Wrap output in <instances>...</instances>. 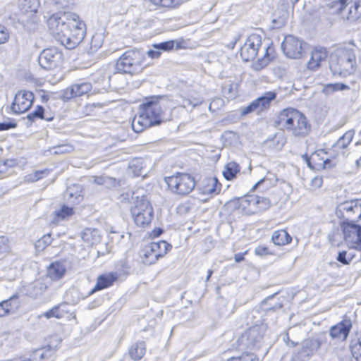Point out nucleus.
Wrapping results in <instances>:
<instances>
[{"label": "nucleus", "mask_w": 361, "mask_h": 361, "mask_svg": "<svg viewBox=\"0 0 361 361\" xmlns=\"http://www.w3.org/2000/svg\"><path fill=\"white\" fill-rule=\"evenodd\" d=\"M267 330L266 324L262 322L250 326L240 338V343L247 348H259Z\"/></svg>", "instance_id": "nucleus-8"}, {"label": "nucleus", "mask_w": 361, "mask_h": 361, "mask_svg": "<svg viewBox=\"0 0 361 361\" xmlns=\"http://www.w3.org/2000/svg\"><path fill=\"white\" fill-rule=\"evenodd\" d=\"M356 56L353 49H343L338 51L337 57L331 59L329 68L334 75L345 76L354 73Z\"/></svg>", "instance_id": "nucleus-3"}, {"label": "nucleus", "mask_w": 361, "mask_h": 361, "mask_svg": "<svg viewBox=\"0 0 361 361\" xmlns=\"http://www.w3.org/2000/svg\"><path fill=\"white\" fill-rule=\"evenodd\" d=\"M130 268V266L129 262L127 260L126 258H123V259H120L119 261H118V262L116 263V269L118 270L121 269V270L124 271L125 269H128Z\"/></svg>", "instance_id": "nucleus-59"}, {"label": "nucleus", "mask_w": 361, "mask_h": 361, "mask_svg": "<svg viewBox=\"0 0 361 361\" xmlns=\"http://www.w3.org/2000/svg\"><path fill=\"white\" fill-rule=\"evenodd\" d=\"M156 252L152 250L151 243L145 246V253H144V262L145 264H153L155 263L157 260Z\"/></svg>", "instance_id": "nucleus-44"}, {"label": "nucleus", "mask_w": 361, "mask_h": 361, "mask_svg": "<svg viewBox=\"0 0 361 361\" xmlns=\"http://www.w3.org/2000/svg\"><path fill=\"white\" fill-rule=\"evenodd\" d=\"M276 295L269 296L262 302V305L265 311H276L282 308L283 303Z\"/></svg>", "instance_id": "nucleus-32"}, {"label": "nucleus", "mask_w": 361, "mask_h": 361, "mask_svg": "<svg viewBox=\"0 0 361 361\" xmlns=\"http://www.w3.org/2000/svg\"><path fill=\"white\" fill-rule=\"evenodd\" d=\"M202 103V101L199 98H187V97H182V106L184 108H188L191 106V109H192L194 107L200 105Z\"/></svg>", "instance_id": "nucleus-52"}, {"label": "nucleus", "mask_w": 361, "mask_h": 361, "mask_svg": "<svg viewBox=\"0 0 361 361\" xmlns=\"http://www.w3.org/2000/svg\"><path fill=\"white\" fill-rule=\"evenodd\" d=\"M16 127V123L14 121H10L0 123V131L8 130Z\"/></svg>", "instance_id": "nucleus-61"}, {"label": "nucleus", "mask_w": 361, "mask_h": 361, "mask_svg": "<svg viewBox=\"0 0 361 361\" xmlns=\"http://www.w3.org/2000/svg\"><path fill=\"white\" fill-rule=\"evenodd\" d=\"M340 226L348 247L361 251V226L357 224H340Z\"/></svg>", "instance_id": "nucleus-10"}, {"label": "nucleus", "mask_w": 361, "mask_h": 361, "mask_svg": "<svg viewBox=\"0 0 361 361\" xmlns=\"http://www.w3.org/2000/svg\"><path fill=\"white\" fill-rule=\"evenodd\" d=\"M118 185L117 180L114 178L105 176L104 185L107 188H111Z\"/></svg>", "instance_id": "nucleus-60"}, {"label": "nucleus", "mask_w": 361, "mask_h": 361, "mask_svg": "<svg viewBox=\"0 0 361 361\" xmlns=\"http://www.w3.org/2000/svg\"><path fill=\"white\" fill-rule=\"evenodd\" d=\"M174 44L175 42L173 40H169L157 44H154L152 47L155 49H159L161 52V51H168L173 49Z\"/></svg>", "instance_id": "nucleus-48"}, {"label": "nucleus", "mask_w": 361, "mask_h": 361, "mask_svg": "<svg viewBox=\"0 0 361 361\" xmlns=\"http://www.w3.org/2000/svg\"><path fill=\"white\" fill-rule=\"evenodd\" d=\"M278 181V178H276L274 174H269V176H265L263 178L260 179L257 181L252 187V190H255L259 188L262 185H264L265 189H268L270 187L276 185Z\"/></svg>", "instance_id": "nucleus-40"}, {"label": "nucleus", "mask_w": 361, "mask_h": 361, "mask_svg": "<svg viewBox=\"0 0 361 361\" xmlns=\"http://www.w3.org/2000/svg\"><path fill=\"white\" fill-rule=\"evenodd\" d=\"M118 277L117 272H109L100 274L97 277L94 287L90 291L89 295L112 286L114 282L118 279Z\"/></svg>", "instance_id": "nucleus-24"}, {"label": "nucleus", "mask_w": 361, "mask_h": 361, "mask_svg": "<svg viewBox=\"0 0 361 361\" xmlns=\"http://www.w3.org/2000/svg\"><path fill=\"white\" fill-rule=\"evenodd\" d=\"M39 6V0H19L18 3L21 13H37Z\"/></svg>", "instance_id": "nucleus-30"}, {"label": "nucleus", "mask_w": 361, "mask_h": 361, "mask_svg": "<svg viewBox=\"0 0 361 361\" xmlns=\"http://www.w3.org/2000/svg\"><path fill=\"white\" fill-rule=\"evenodd\" d=\"M240 173V166L235 161H230L226 164L222 171V174L226 180L232 181L237 178Z\"/></svg>", "instance_id": "nucleus-28"}, {"label": "nucleus", "mask_w": 361, "mask_h": 361, "mask_svg": "<svg viewBox=\"0 0 361 361\" xmlns=\"http://www.w3.org/2000/svg\"><path fill=\"white\" fill-rule=\"evenodd\" d=\"M142 159L136 158L130 162L129 168L133 170L135 176H140L142 174Z\"/></svg>", "instance_id": "nucleus-47"}, {"label": "nucleus", "mask_w": 361, "mask_h": 361, "mask_svg": "<svg viewBox=\"0 0 361 361\" xmlns=\"http://www.w3.org/2000/svg\"><path fill=\"white\" fill-rule=\"evenodd\" d=\"M145 56L143 51L129 49L125 51L117 60L115 70L118 73L130 75L140 73L145 68Z\"/></svg>", "instance_id": "nucleus-2"}, {"label": "nucleus", "mask_w": 361, "mask_h": 361, "mask_svg": "<svg viewBox=\"0 0 361 361\" xmlns=\"http://www.w3.org/2000/svg\"><path fill=\"white\" fill-rule=\"evenodd\" d=\"M48 271H66L68 262L66 260H56L49 264L47 267Z\"/></svg>", "instance_id": "nucleus-46"}, {"label": "nucleus", "mask_w": 361, "mask_h": 361, "mask_svg": "<svg viewBox=\"0 0 361 361\" xmlns=\"http://www.w3.org/2000/svg\"><path fill=\"white\" fill-rule=\"evenodd\" d=\"M276 94L274 92H267L263 96L252 102L246 107L241 109V115L245 116L252 112L259 114L269 106L270 102L275 99Z\"/></svg>", "instance_id": "nucleus-18"}, {"label": "nucleus", "mask_w": 361, "mask_h": 361, "mask_svg": "<svg viewBox=\"0 0 361 361\" xmlns=\"http://www.w3.org/2000/svg\"><path fill=\"white\" fill-rule=\"evenodd\" d=\"M62 56V53L55 47L44 49L39 55V64L45 70H51L61 64Z\"/></svg>", "instance_id": "nucleus-11"}, {"label": "nucleus", "mask_w": 361, "mask_h": 361, "mask_svg": "<svg viewBox=\"0 0 361 361\" xmlns=\"http://www.w3.org/2000/svg\"><path fill=\"white\" fill-rule=\"evenodd\" d=\"M310 128V126L308 124L306 117L300 112L299 116H296L287 131L295 136L302 137L308 134Z\"/></svg>", "instance_id": "nucleus-23"}, {"label": "nucleus", "mask_w": 361, "mask_h": 361, "mask_svg": "<svg viewBox=\"0 0 361 361\" xmlns=\"http://www.w3.org/2000/svg\"><path fill=\"white\" fill-rule=\"evenodd\" d=\"M82 240L87 245H92L100 242L101 236L97 229L87 228L81 233Z\"/></svg>", "instance_id": "nucleus-29"}, {"label": "nucleus", "mask_w": 361, "mask_h": 361, "mask_svg": "<svg viewBox=\"0 0 361 361\" xmlns=\"http://www.w3.org/2000/svg\"><path fill=\"white\" fill-rule=\"evenodd\" d=\"M102 45V37L100 35H94L91 39L90 51L95 52Z\"/></svg>", "instance_id": "nucleus-54"}, {"label": "nucleus", "mask_w": 361, "mask_h": 361, "mask_svg": "<svg viewBox=\"0 0 361 361\" xmlns=\"http://www.w3.org/2000/svg\"><path fill=\"white\" fill-rule=\"evenodd\" d=\"M354 136L353 130L347 131L342 137H341L338 141L333 145V147L336 149H345L351 142Z\"/></svg>", "instance_id": "nucleus-38"}, {"label": "nucleus", "mask_w": 361, "mask_h": 361, "mask_svg": "<svg viewBox=\"0 0 361 361\" xmlns=\"http://www.w3.org/2000/svg\"><path fill=\"white\" fill-rule=\"evenodd\" d=\"M160 1L159 6L161 7L173 8L177 5L175 0H160Z\"/></svg>", "instance_id": "nucleus-64"}, {"label": "nucleus", "mask_w": 361, "mask_h": 361, "mask_svg": "<svg viewBox=\"0 0 361 361\" xmlns=\"http://www.w3.org/2000/svg\"><path fill=\"white\" fill-rule=\"evenodd\" d=\"M146 345L144 341H138L131 345L129 349L130 357L137 361L140 360L145 354Z\"/></svg>", "instance_id": "nucleus-34"}, {"label": "nucleus", "mask_w": 361, "mask_h": 361, "mask_svg": "<svg viewBox=\"0 0 361 361\" xmlns=\"http://www.w3.org/2000/svg\"><path fill=\"white\" fill-rule=\"evenodd\" d=\"M152 250L156 252L157 259L164 256L172 247L171 245L165 240L151 243Z\"/></svg>", "instance_id": "nucleus-35"}, {"label": "nucleus", "mask_w": 361, "mask_h": 361, "mask_svg": "<svg viewBox=\"0 0 361 361\" xmlns=\"http://www.w3.org/2000/svg\"><path fill=\"white\" fill-rule=\"evenodd\" d=\"M272 242L279 246L289 244L292 240V237L286 230L275 231L271 235Z\"/></svg>", "instance_id": "nucleus-31"}, {"label": "nucleus", "mask_w": 361, "mask_h": 361, "mask_svg": "<svg viewBox=\"0 0 361 361\" xmlns=\"http://www.w3.org/2000/svg\"><path fill=\"white\" fill-rule=\"evenodd\" d=\"M209 185L212 187L206 189V192L209 193L219 192L221 190V184L215 177L208 180V186Z\"/></svg>", "instance_id": "nucleus-53"}, {"label": "nucleus", "mask_w": 361, "mask_h": 361, "mask_svg": "<svg viewBox=\"0 0 361 361\" xmlns=\"http://www.w3.org/2000/svg\"><path fill=\"white\" fill-rule=\"evenodd\" d=\"M347 252L342 251L340 252L337 256V260L342 263L343 264H349L348 258H347Z\"/></svg>", "instance_id": "nucleus-63"}, {"label": "nucleus", "mask_w": 361, "mask_h": 361, "mask_svg": "<svg viewBox=\"0 0 361 361\" xmlns=\"http://www.w3.org/2000/svg\"><path fill=\"white\" fill-rule=\"evenodd\" d=\"M22 296L16 293L8 299L0 302V317L16 313L20 307Z\"/></svg>", "instance_id": "nucleus-21"}, {"label": "nucleus", "mask_w": 361, "mask_h": 361, "mask_svg": "<svg viewBox=\"0 0 361 361\" xmlns=\"http://www.w3.org/2000/svg\"><path fill=\"white\" fill-rule=\"evenodd\" d=\"M228 361H258V357L253 353H243L238 357H233Z\"/></svg>", "instance_id": "nucleus-51"}, {"label": "nucleus", "mask_w": 361, "mask_h": 361, "mask_svg": "<svg viewBox=\"0 0 361 361\" xmlns=\"http://www.w3.org/2000/svg\"><path fill=\"white\" fill-rule=\"evenodd\" d=\"M327 52L325 49H315L311 52L310 59L307 63V68L310 71H315L319 66L322 61H325Z\"/></svg>", "instance_id": "nucleus-26"}, {"label": "nucleus", "mask_w": 361, "mask_h": 361, "mask_svg": "<svg viewBox=\"0 0 361 361\" xmlns=\"http://www.w3.org/2000/svg\"><path fill=\"white\" fill-rule=\"evenodd\" d=\"M10 33L8 29L3 25H0V45L7 42L9 39Z\"/></svg>", "instance_id": "nucleus-58"}, {"label": "nucleus", "mask_w": 361, "mask_h": 361, "mask_svg": "<svg viewBox=\"0 0 361 361\" xmlns=\"http://www.w3.org/2000/svg\"><path fill=\"white\" fill-rule=\"evenodd\" d=\"M18 20L29 32H35L37 29L39 18L36 13H20Z\"/></svg>", "instance_id": "nucleus-25"}, {"label": "nucleus", "mask_w": 361, "mask_h": 361, "mask_svg": "<svg viewBox=\"0 0 361 361\" xmlns=\"http://www.w3.org/2000/svg\"><path fill=\"white\" fill-rule=\"evenodd\" d=\"M56 351V348L48 345L42 348L35 350L33 351V356L39 357L40 360H49L53 357Z\"/></svg>", "instance_id": "nucleus-37"}, {"label": "nucleus", "mask_w": 361, "mask_h": 361, "mask_svg": "<svg viewBox=\"0 0 361 361\" xmlns=\"http://www.w3.org/2000/svg\"><path fill=\"white\" fill-rule=\"evenodd\" d=\"M34 102V94L26 90L18 91L14 97L11 109L16 114H23L32 106Z\"/></svg>", "instance_id": "nucleus-16"}, {"label": "nucleus", "mask_w": 361, "mask_h": 361, "mask_svg": "<svg viewBox=\"0 0 361 361\" xmlns=\"http://www.w3.org/2000/svg\"><path fill=\"white\" fill-rule=\"evenodd\" d=\"M350 87L344 83L336 82L326 84L323 88V92L326 94H329L336 91L348 90Z\"/></svg>", "instance_id": "nucleus-41"}, {"label": "nucleus", "mask_w": 361, "mask_h": 361, "mask_svg": "<svg viewBox=\"0 0 361 361\" xmlns=\"http://www.w3.org/2000/svg\"><path fill=\"white\" fill-rule=\"evenodd\" d=\"M165 182L172 192L183 196L192 192L195 186V178L185 173H176L175 175L166 177Z\"/></svg>", "instance_id": "nucleus-5"}, {"label": "nucleus", "mask_w": 361, "mask_h": 361, "mask_svg": "<svg viewBox=\"0 0 361 361\" xmlns=\"http://www.w3.org/2000/svg\"><path fill=\"white\" fill-rule=\"evenodd\" d=\"M73 208L63 205L59 210L56 211V216L64 219L73 214Z\"/></svg>", "instance_id": "nucleus-56"}, {"label": "nucleus", "mask_w": 361, "mask_h": 361, "mask_svg": "<svg viewBox=\"0 0 361 361\" xmlns=\"http://www.w3.org/2000/svg\"><path fill=\"white\" fill-rule=\"evenodd\" d=\"M300 111L292 108L286 109L281 111L275 121L276 126L281 129L287 130L290 124H293L296 116H299Z\"/></svg>", "instance_id": "nucleus-22"}, {"label": "nucleus", "mask_w": 361, "mask_h": 361, "mask_svg": "<svg viewBox=\"0 0 361 361\" xmlns=\"http://www.w3.org/2000/svg\"><path fill=\"white\" fill-rule=\"evenodd\" d=\"M262 46V39L257 34L250 35L240 48V56L245 61H250L255 59L259 47Z\"/></svg>", "instance_id": "nucleus-14"}, {"label": "nucleus", "mask_w": 361, "mask_h": 361, "mask_svg": "<svg viewBox=\"0 0 361 361\" xmlns=\"http://www.w3.org/2000/svg\"><path fill=\"white\" fill-rule=\"evenodd\" d=\"M81 192V188L79 185H73L66 189L65 195L68 200L73 198L78 201L82 196Z\"/></svg>", "instance_id": "nucleus-43"}, {"label": "nucleus", "mask_w": 361, "mask_h": 361, "mask_svg": "<svg viewBox=\"0 0 361 361\" xmlns=\"http://www.w3.org/2000/svg\"><path fill=\"white\" fill-rule=\"evenodd\" d=\"M64 274L65 272H46L31 284L29 290L30 296L37 298L42 295L53 281L61 279Z\"/></svg>", "instance_id": "nucleus-9"}, {"label": "nucleus", "mask_w": 361, "mask_h": 361, "mask_svg": "<svg viewBox=\"0 0 361 361\" xmlns=\"http://www.w3.org/2000/svg\"><path fill=\"white\" fill-rule=\"evenodd\" d=\"M257 202L256 195H247L231 201L228 205L233 209L241 210L245 214L252 215L257 213Z\"/></svg>", "instance_id": "nucleus-19"}, {"label": "nucleus", "mask_w": 361, "mask_h": 361, "mask_svg": "<svg viewBox=\"0 0 361 361\" xmlns=\"http://www.w3.org/2000/svg\"><path fill=\"white\" fill-rule=\"evenodd\" d=\"M306 43L298 38L288 35L285 37L281 43V48L283 53L290 59H299L302 56Z\"/></svg>", "instance_id": "nucleus-13"}, {"label": "nucleus", "mask_w": 361, "mask_h": 361, "mask_svg": "<svg viewBox=\"0 0 361 361\" xmlns=\"http://www.w3.org/2000/svg\"><path fill=\"white\" fill-rule=\"evenodd\" d=\"M350 348L356 361H361V336L355 334L353 336Z\"/></svg>", "instance_id": "nucleus-36"}, {"label": "nucleus", "mask_w": 361, "mask_h": 361, "mask_svg": "<svg viewBox=\"0 0 361 361\" xmlns=\"http://www.w3.org/2000/svg\"><path fill=\"white\" fill-rule=\"evenodd\" d=\"M51 242L52 238L51 234L48 233L44 235L40 239L37 240L35 243V246L37 250L41 251L44 250L47 246L51 243Z\"/></svg>", "instance_id": "nucleus-45"}, {"label": "nucleus", "mask_w": 361, "mask_h": 361, "mask_svg": "<svg viewBox=\"0 0 361 361\" xmlns=\"http://www.w3.org/2000/svg\"><path fill=\"white\" fill-rule=\"evenodd\" d=\"M323 341L321 336L305 339L295 356V361L308 360L320 348Z\"/></svg>", "instance_id": "nucleus-12"}, {"label": "nucleus", "mask_w": 361, "mask_h": 361, "mask_svg": "<svg viewBox=\"0 0 361 361\" xmlns=\"http://www.w3.org/2000/svg\"><path fill=\"white\" fill-rule=\"evenodd\" d=\"M56 9H66L73 5V0H54Z\"/></svg>", "instance_id": "nucleus-57"}, {"label": "nucleus", "mask_w": 361, "mask_h": 361, "mask_svg": "<svg viewBox=\"0 0 361 361\" xmlns=\"http://www.w3.org/2000/svg\"><path fill=\"white\" fill-rule=\"evenodd\" d=\"M51 35L68 49L78 46L86 35V25L75 13L60 12L47 21Z\"/></svg>", "instance_id": "nucleus-1"}, {"label": "nucleus", "mask_w": 361, "mask_h": 361, "mask_svg": "<svg viewBox=\"0 0 361 361\" xmlns=\"http://www.w3.org/2000/svg\"><path fill=\"white\" fill-rule=\"evenodd\" d=\"M135 224L139 227L148 226L154 218V210L145 195L136 196L130 209Z\"/></svg>", "instance_id": "nucleus-4"}, {"label": "nucleus", "mask_w": 361, "mask_h": 361, "mask_svg": "<svg viewBox=\"0 0 361 361\" xmlns=\"http://www.w3.org/2000/svg\"><path fill=\"white\" fill-rule=\"evenodd\" d=\"M49 173V171L48 169L36 171L34 173L32 180L37 181L43 178L44 176H47Z\"/></svg>", "instance_id": "nucleus-62"}, {"label": "nucleus", "mask_w": 361, "mask_h": 361, "mask_svg": "<svg viewBox=\"0 0 361 361\" xmlns=\"http://www.w3.org/2000/svg\"><path fill=\"white\" fill-rule=\"evenodd\" d=\"M255 253L259 257H266L267 255H272L274 252L270 248L265 245H259L255 249Z\"/></svg>", "instance_id": "nucleus-55"}, {"label": "nucleus", "mask_w": 361, "mask_h": 361, "mask_svg": "<svg viewBox=\"0 0 361 361\" xmlns=\"http://www.w3.org/2000/svg\"><path fill=\"white\" fill-rule=\"evenodd\" d=\"M27 118L30 122L34 121L36 118L44 119L48 121L53 119L52 117L44 116V109L42 106H37V109L34 111L27 114Z\"/></svg>", "instance_id": "nucleus-42"}, {"label": "nucleus", "mask_w": 361, "mask_h": 361, "mask_svg": "<svg viewBox=\"0 0 361 361\" xmlns=\"http://www.w3.org/2000/svg\"><path fill=\"white\" fill-rule=\"evenodd\" d=\"M336 214L338 218L343 219L340 224H356L361 219V200L341 202L338 205Z\"/></svg>", "instance_id": "nucleus-6"}, {"label": "nucleus", "mask_w": 361, "mask_h": 361, "mask_svg": "<svg viewBox=\"0 0 361 361\" xmlns=\"http://www.w3.org/2000/svg\"><path fill=\"white\" fill-rule=\"evenodd\" d=\"M339 6L338 11L343 18L350 22H355L361 16V4L352 0H338L336 6Z\"/></svg>", "instance_id": "nucleus-15"}, {"label": "nucleus", "mask_w": 361, "mask_h": 361, "mask_svg": "<svg viewBox=\"0 0 361 361\" xmlns=\"http://www.w3.org/2000/svg\"><path fill=\"white\" fill-rule=\"evenodd\" d=\"M161 99L160 97H150L140 106L139 111L152 121V126H158L163 121L164 109L161 103Z\"/></svg>", "instance_id": "nucleus-7"}, {"label": "nucleus", "mask_w": 361, "mask_h": 361, "mask_svg": "<svg viewBox=\"0 0 361 361\" xmlns=\"http://www.w3.org/2000/svg\"><path fill=\"white\" fill-rule=\"evenodd\" d=\"M92 84L86 81H80L73 84L65 90H63L60 94V98L64 102L71 99L83 96L92 91Z\"/></svg>", "instance_id": "nucleus-17"}, {"label": "nucleus", "mask_w": 361, "mask_h": 361, "mask_svg": "<svg viewBox=\"0 0 361 361\" xmlns=\"http://www.w3.org/2000/svg\"><path fill=\"white\" fill-rule=\"evenodd\" d=\"M63 306H66V305L54 306L47 312L43 313L42 315L47 319H50L51 317H55L57 319L63 318L68 312L67 310L62 308Z\"/></svg>", "instance_id": "nucleus-39"}, {"label": "nucleus", "mask_w": 361, "mask_h": 361, "mask_svg": "<svg viewBox=\"0 0 361 361\" xmlns=\"http://www.w3.org/2000/svg\"><path fill=\"white\" fill-rule=\"evenodd\" d=\"M352 327L351 319L348 317H344L342 321L330 327L329 335L333 339L344 341L348 337Z\"/></svg>", "instance_id": "nucleus-20"}, {"label": "nucleus", "mask_w": 361, "mask_h": 361, "mask_svg": "<svg viewBox=\"0 0 361 361\" xmlns=\"http://www.w3.org/2000/svg\"><path fill=\"white\" fill-rule=\"evenodd\" d=\"M270 62V58L267 56H264L263 58L258 59L257 61L252 63V68L255 71H259L265 68Z\"/></svg>", "instance_id": "nucleus-50"}, {"label": "nucleus", "mask_w": 361, "mask_h": 361, "mask_svg": "<svg viewBox=\"0 0 361 361\" xmlns=\"http://www.w3.org/2000/svg\"><path fill=\"white\" fill-rule=\"evenodd\" d=\"M257 213L267 209L270 206V201L268 198L256 195Z\"/></svg>", "instance_id": "nucleus-49"}, {"label": "nucleus", "mask_w": 361, "mask_h": 361, "mask_svg": "<svg viewBox=\"0 0 361 361\" xmlns=\"http://www.w3.org/2000/svg\"><path fill=\"white\" fill-rule=\"evenodd\" d=\"M319 154L317 152H314L310 157H308L307 154H304L302 156L304 160L307 163V165L308 167H310L312 169H319V168L326 169V168H330L329 166L330 160L329 159H325L322 161L321 164H317V166H313L312 164V161H316L317 160H319Z\"/></svg>", "instance_id": "nucleus-33"}, {"label": "nucleus", "mask_w": 361, "mask_h": 361, "mask_svg": "<svg viewBox=\"0 0 361 361\" xmlns=\"http://www.w3.org/2000/svg\"><path fill=\"white\" fill-rule=\"evenodd\" d=\"M132 128L136 133H140L145 128L153 126L152 121L145 117L140 111L132 121Z\"/></svg>", "instance_id": "nucleus-27"}]
</instances>
